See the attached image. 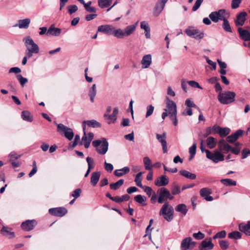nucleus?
I'll use <instances>...</instances> for the list:
<instances>
[{"mask_svg":"<svg viewBox=\"0 0 250 250\" xmlns=\"http://www.w3.org/2000/svg\"><path fill=\"white\" fill-rule=\"evenodd\" d=\"M196 143H193L192 146H190L189 148V152L190 154L189 160H191L194 155L196 154Z\"/></svg>","mask_w":250,"mask_h":250,"instance_id":"3c124183","label":"nucleus"},{"mask_svg":"<svg viewBox=\"0 0 250 250\" xmlns=\"http://www.w3.org/2000/svg\"><path fill=\"white\" fill-rule=\"evenodd\" d=\"M67 212V209L63 207L51 208L49 209V213L51 215L58 217L63 216Z\"/></svg>","mask_w":250,"mask_h":250,"instance_id":"ddd939ff","label":"nucleus"},{"mask_svg":"<svg viewBox=\"0 0 250 250\" xmlns=\"http://www.w3.org/2000/svg\"><path fill=\"white\" fill-rule=\"evenodd\" d=\"M112 35L118 39L123 38L124 37H125L124 29H122L121 28H114Z\"/></svg>","mask_w":250,"mask_h":250,"instance_id":"f704fd0d","label":"nucleus"},{"mask_svg":"<svg viewBox=\"0 0 250 250\" xmlns=\"http://www.w3.org/2000/svg\"><path fill=\"white\" fill-rule=\"evenodd\" d=\"M30 19L29 18H26L23 20H20L18 21V23L16 24L14 27H19L20 29H27L29 27Z\"/></svg>","mask_w":250,"mask_h":250,"instance_id":"4be33fe9","label":"nucleus"},{"mask_svg":"<svg viewBox=\"0 0 250 250\" xmlns=\"http://www.w3.org/2000/svg\"><path fill=\"white\" fill-rule=\"evenodd\" d=\"M244 133V131L241 129L237 130L235 133L232 134V138H234L235 140H237L239 137L241 136Z\"/></svg>","mask_w":250,"mask_h":250,"instance_id":"bf43d9fd","label":"nucleus"},{"mask_svg":"<svg viewBox=\"0 0 250 250\" xmlns=\"http://www.w3.org/2000/svg\"><path fill=\"white\" fill-rule=\"evenodd\" d=\"M124 180L123 179H120L115 183H111L110 184V188L112 190H117L122 186L124 184Z\"/></svg>","mask_w":250,"mask_h":250,"instance_id":"ea45409f","label":"nucleus"},{"mask_svg":"<svg viewBox=\"0 0 250 250\" xmlns=\"http://www.w3.org/2000/svg\"><path fill=\"white\" fill-rule=\"evenodd\" d=\"M37 225V222L36 220L34 219L27 220L21 224V227L23 230L29 231L33 230Z\"/></svg>","mask_w":250,"mask_h":250,"instance_id":"9b49d317","label":"nucleus"},{"mask_svg":"<svg viewBox=\"0 0 250 250\" xmlns=\"http://www.w3.org/2000/svg\"><path fill=\"white\" fill-rule=\"evenodd\" d=\"M239 230L244 233L246 235L250 236V224L241 223L238 226Z\"/></svg>","mask_w":250,"mask_h":250,"instance_id":"5701e85b","label":"nucleus"},{"mask_svg":"<svg viewBox=\"0 0 250 250\" xmlns=\"http://www.w3.org/2000/svg\"><path fill=\"white\" fill-rule=\"evenodd\" d=\"M203 0H196L193 6L192 7V10L196 11L197 10L201 5Z\"/></svg>","mask_w":250,"mask_h":250,"instance_id":"0e129e2a","label":"nucleus"},{"mask_svg":"<svg viewBox=\"0 0 250 250\" xmlns=\"http://www.w3.org/2000/svg\"><path fill=\"white\" fill-rule=\"evenodd\" d=\"M118 113V108L115 107L113 109V113L111 115H109L106 113H105L104 115V118L108 120V121L107 122L108 124H111L112 121H113V122H114L116 120Z\"/></svg>","mask_w":250,"mask_h":250,"instance_id":"bb28decb","label":"nucleus"},{"mask_svg":"<svg viewBox=\"0 0 250 250\" xmlns=\"http://www.w3.org/2000/svg\"><path fill=\"white\" fill-rule=\"evenodd\" d=\"M219 245L222 249L226 250L229 248V243L225 240H220L219 241Z\"/></svg>","mask_w":250,"mask_h":250,"instance_id":"052dcab7","label":"nucleus"},{"mask_svg":"<svg viewBox=\"0 0 250 250\" xmlns=\"http://www.w3.org/2000/svg\"><path fill=\"white\" fill-rule=\"evenodd\" d=\"M152 62V57L150 54H147L143 56L141 61L142 67L147 68Z\"/></svg>","mask_w":250,"mask_h":250,"instance_id":"412c9836","label":"nucleus"},{"mask_svg":"<svg viewBox=\"0 0 250 250\" xmlns=\"http://www.w3.org/2000/svg\"><path fill=\"white\" fill-rule=\"evenodd\" d=\"M57 130L60 133L63 134L64 137L69 141L72 140L74 137V134L72 129L62 124L57 125Z\"/></svg>","mask_w":250,"mask_h":250,"instance_id":"20e7f679","label":"nucleus"},{"mask_svg":"<svg viewBox=\"0 0 250 250\" xmlns=\"http://www.w3.org/2000/svg\"><path fill=\"white\" fill-rule=\"evenodd\" d=\"M226 236V232L225 230H222L217 232L214 236L213 239L224 238Z\"/></svg>","mask_w":250,"mask_h":250,"instance_id":"680f3d73","label":"nucleus"},{"mask_svg":"<svg viewBox=\"0 0 250 250\" xmlns=\"http://www.w3.org/2000/svg\"><path fill=\"white\" fill-rule=\"evenodd\" d=\"M220 182L226 186H236V182L230 179H222Z\"/></svg>","mask_w":250,"mask_h":250,"instance_id":"c03bdc74","label":"nucleus"},{"mask_svg":"<svg viewBox=\"0 0 250 250\" xmlns=\"http://www.w3.org/2000/svg\"><path fill=\"white\" fill-rule=\"evenodd\" d=\"M187 83L189 84L190 86L194 88H198L200 89H202L203 87L200 86L198 83L194 81H188Z\"/></svg>","mask_w":250,"mask_h":250,"instance_id":"e2e57ef3","label":"nucleus"},{"mask_svg":"<svg viewBox=\"0 0 250 250\" xmlns=\"http://www.w3.org/2000/svg\"><path fill=\"white\" fill-rule=\"evenodd\" d=\"M175 210L176 211L181 212L184 215H185L188 212L187 206L184 204H181L177 205L175 207Z\"/></svg>","mask_w":250,"mask_h":250,"instance_id":"c9c22d12","label":"nucleus"},{"mask_svg":"<svg viewBox=\"0 0 250 250\" xmlns=\"http://www.w3.org/2000/svg\"><path fill=\"white\" fill-rule=\"evenodd\" d=\"M138 23V21L135 24L127 26L124 28V31L125 37L131 35L135 31Z\"/></svg>","mask_w":250,"mask_h":250,"instance_id":"c85d7f7f","label":"nucleus"},{"mask_svg":"<svg viewBox=\"0 0 250 250\" xmlns=\"http://www.w3.org/2000/svg\"><path fill=\"white\" fill-rule=\"evenodd\" d=\"M199 193L200 196L207 201H211L213 200V198L210 195L212 193V190L209 188H202L200 189Z\"/></svg>","mask_w":250,"mask_h":250,"instance_id":"4468645a","label":"nucleus"},{"mask_svg":"<svg viewBox=\"0 0 250 250\" xmlns=\"http://www.w3.org/2000/svg\"><path fill=\"white\" fill-rule=\"evenodd\" d=\"M223 21L222 27L223 29L226 32L231 33L232 30L229 21L226 19Z\"/></svg>","mask_w":250,"mask_h":250,"instance_id":"49530a36","label":"nucleus"},{"mask_svg":"<svg viewBox=\"0 0 250 250\" xmlns=\"http://www.w3.org/2000/svg\"><path fill=\"white\" fill-rule=\"evenodd\" d=\"M185 104L188 107H195L200 110L199 107H198L194 102L191 101L190 99H187L185 101Z\"/></svg>","mask_w":250,"mask_h":250,"instance_id":"6e6d98bb","label":"nucleus"},{"mask_svg":"<svg viewBox=\"0 0 250 250\" xmlns=\"http://www.w3.org/2000/svg\"><path fill=\"white\" fill-rule=\"evenodd\" d=\"M166 108L168 113L169 117L177 114V106L176 103L170 100L168 97H167L166 100Z\"/></svg>","mask_w":250,"mask_h":250,"instance_id":"0eeeda50","label":"nucleus"},{"mask_svg":"<svg viewBox=\"0 0 250 250\" xmlns=\"http://www.w3.org/2000/svg\"><path fill=\"white\" fill-rule=\"evenodd\" d=\"M215 12H212L209 15V17L210 20L214 22L217 23L218 22L220 18H218L217 16L216 15Z\"/></svg>","mask_w":250,"mask_h":250,"instance_id":"13d9d810","label":"nucleus"},{"mask_svg":"<svg viewBox=\"0 0 250 250\" xmlns=\"http://www.w3.org/2000/svg\"><path fill=\"white\" fill-rule=\"evenodd\" d=\"M236 94L234 92L229 91L219 92L218 95L219 102L223 104H228L235 101Z\"/></svg>","mask_w":250,"mask_h":250,"instance_id":"f03ea898","label":"nucleus"},{"mask_svg":"<svg viewBox=\"0 0 250 250\" xmlns=\"http://www.w3.org/2000/svg\"><path fill=\"white\" fill-rule=\"evenodd\" d=\"M81 3L83 5L85 9L87 11L90 13H95L96 12V9L95 8H94V7L90 6V5L91 4V1H89L88 2L85 3L83 0V2Z\"/></svg>","mask_w":250,"mask_h":250,"instance_id":"37998d69","label":"nucleus"},{"mask_svg":"<svg viewBox=\"0 0 250 250\" xmlns=\"http://www.w3.org/2000/svg\"><path fill=\"white\" fill-rule=\"evenodd\" d=\"M247 16V13L245 11H243L239 13L236 16V20L234 21L235 25L237 26H243L246 20Z\"/></svg>","mask_w":250,"mask_h":250,"instance_id":"f3484780","label":"nucleus"},{"mask_svg":"<svg viewBox=\"0 0 250 250\" xmlns=\"http://www.w3.org/2000/svg\"><path fill=\"white\" fill-rule=\"evenodd\" d=\"M180 174L182 176H183L188 179H191V180H194L196 177V175L195 174L190 173V172H189L186 170H180Z\"/></svg>","mask_w":250,"mask_h":250,"instance_id":"473e14b6","label":"nucleus"},{"mask_svg":"<svg viewBox=\"0 0 250 250\" xmlns=\"http://www.w3.org/2000/svg\"><path fill=\"white\" fill-rule=\"evenodd\" d=\"M218 147L221 151L228 153L230 151L231 146L224 139L220 140L218 142Z\"/></svg>","mask_w":250,"mask_h":250,"instance_id":"a211bd4d","label":"nucleus"},{"mask_svg":"<svg viewBox=\"0 0 250 250\" xmlns=\"http://www.w3.org/2000/svg\"><path fill=\"white\" fill-rule=\"evenodd\" d=\"M86 125H83V135L82 137V143L84 145V147L87 148L89 147L91 141L94 138V134L92 132H89L87 136L85 132Z\"/></svg>","mask_w":250,"mask_h":250,"instance_id":"6e6552de","label":"nucleus"},{"mask_svg":"<svg viewBox=\"0 0 250 250\" xmlns=\"http://www.w3.org/2000/svg\"><path fill=\"white\" fill-rule=\"evenodd\" d=\"M169 180L166 175H162L155 182V184L157 187H163L168 184Z\"/></svg>","mask_w":250,"mask_h":250,"instance_id":"a878e982","label":"nucleus"},{"mask_svg":"<svg viewBox=\"0 0 250 250\" xmlns=\"http://www.w3.org/2000/svg\"><path fill=\"white\" fill-rule=\"evenodd\" d=\"M174 208L168 202H166L159 211V215L168 222L172 221L174 217Z\"/></svg>","mask_w":250,"mask_h":250,"instance_id":"f257e3e1","label":"nucleus"},{"mask_svg":"<svg viewBox=\"0 0 250 250\" xmlns=\"http://www.w3.org/2000/svg\"><path fill=\"white\" fill-rule=\"evenodd\" d=\"M16 78L17 80L19 81L21 86H24L25 84L27 83L28 80L26 78H24L21 74H18L17 75Z\"/></svg>","mask_w":250,"mask_h":250,"instance_id":"603ef678","label":"nucleus"},{"mask_svg":"<svg viewBox=\"0 0 250 250\" xmlns=\"http://www.w3.org/2000/svg\"><path fill=\"white\" fill-rule=\"evenodd\" d=\"M167 0H158L153 10L155 16H158L163 10Z\"/></svg>","mask_w":250,"mask_h":250,"instance_id":"2eb2a0df","label":"nucleus"},{"mask_svg":"<svg viewBox=\"0 0 250 250\" xmlns=\"http://www.w3.org/2000/svg\"><path fill=\"white\" fill-rule=\"evenodd\" d=\"M86 162L88 164V170L91 171L94 167V159L91 157H87L86 159Z\"/></svg>","mask_w":250,"mask_h":250,"instance_id":"864d4df0","label":"nucleus"},{"mask_svg":"<svg viewBox=\"0 0 250 250\" xmlns=\"http://www.w3.org/2000/svg\"><path fill=\"white\" fill-rule=\"evenodd\" d=\"M207 146L209 149L214 148L217 144V142L215 138L213 137L210 136L207 138L206 140Z\"/></svg>","mask_w":250,"mask_h":250,"instance_id":"72a5a7b5","label":"nucleus"},{"mask_svg":"<svg viewBox=\"0 0 250 250\" xmlns=\"http://www.w3.org/2000/svg\"><path fill=\"white\" fill-rule=\"evenodd\" d=\"M112 2V0H98L99 6L101 8H105L109 6Z\"/></svg>","mask_w":250,"mask_h":250,"instance_id":"e433bc0d","label":"nucleus"},{"mask_svg":"<svg viewBox=\"0 0 250 250\" xmlns=\"http://www.w3.org/2000/svg\"><path fill=\"white\" fill-rule=\"evenodd\" d=\"M241 1L242 0H232L231 4V8L232 9L237 8L239 6Z\"/></svg>","mask_w":250,"mask_h":250,"instance_id":"774afa93","label":"nucleus"},{"mask_svg":"<svg viewBox=\"0 0 250 250\" xmlns=\"http://www.w3.org/2000/svg\"><path fill=\"white\" fill-rule=\"evenodd\" d=\"M92 146L96 147L97 152L101 154H105L108 150V143L106 139L103 138L101 140H96L92 142Z\"/></svg>","mask_w":250,"mask_h":250,"instance_id":"7ed1b4c3","label":"nucleus"},{"mask_svg":"<svg viewBox=\"0 0 250 250\" xmlns=\"http://www.w3.org/2000/svg\"><path fill=\"white\" fill-rule=\"evenodd\" d=\"M206 157L215 163L224 160V156L218 150H215L213 153L209 150L206 151Z\"/></svg>","mask_w":250,"mask_h":250,"instance_id":"39448f33","label":"nucleus"},{"mask_svg":"<svg viewBox=\"0 0 250 250\" xmlns=\"http://www.w3.org/2000/svg\"><path fill=\"white\" fill-rule=\"evenodd\" d=\"M193 237L197 240H201L204 238L205 234L201 231H199L197 233H193Z\"/></svg>","mask_w":250,"mask_h":250,"instance_id":"69168bd1","label":"nucleus"},{"mask_svg":"<svg viewBox=\"0 0 250 250\" xmlns=\"http://www.w3.org/2000/svg\"><path fill=\"white\" fill-rule=\"evenodd\" d=\"M216 13V15L217 16L218 18H220L219 20L224 21L226 19H227L225 17V15L226 13V10L225 9H220L217 11H215Z\"/></svg>","mask_w":250,"mask_h":250,"instance_id":"09e8293b","label":"nucleus"},{"mask_svg":"<svg viewBox=\"0 0 250 250\" xmlns=\"http://www.w3.org/2000/svg\"><path fill=\"white\" fill-rule=\"evenodd\" d=\"M230 129L227 127H220L219 131V135L221 137H225L227 136L230 132Z\"/></svg>","mask_w":250,"mask_h":250,"instance_id":"8fccbe9b","label":"nucleus"},{"mask_svg":"<svg viewBox=\"0 0 250 250\" xmlns=\"http://www.w3.org/2000/svg\"><path fill=\"white\" fill-rule=\"evenodd\" d=\"M214 247V244L211 242V240L206 241L203 240L199 246V250H212Z\"/></svg>","mask_w":250,"mask_h":250,"instance_id":"b1692460","label":"nucleus"},{"mask_svg":"<svg viewBox=\"0 0 250 250\" xmlns=\"http://www.w3.org/2000/svg\"><path fill=\"white\" fill-rule=\"evenodd\" d=\"M159 195L157 201L159 204H162L163 202H167V196L169 195V191L165 188H161L157 191Z\"/></svg>","mask_w":250,"mask_h":250,"instance_id":"1a4fd4ad","label":"nucleus"},{"mask_svg":"<svg viewBox=\"0 0 250 250\" xmlns=\"http://www.w3.org/2000/svg\"><path fill=\"white\" fill-rule=\"evenodd\" d=\"M154 107L152 105H149L146 107V118H148L151 115L154 111Z\"/></svg>","mask_w":250,"mask_h":250,"instance_id":"4d7b16f0","label":"nucleus"},{"mask_svg":"<svg viewBox=\"0 0 250 250\" xmlns=\"http://www.w3.org/2000/svg\"><path fill=\"white\" fill-rule=\"evenodd\" d=\"M61 28L55 27L54 25H51L48 28L47 35L53 36H59L61 33Z\"/></svg>","mask_w":250,"mask_h":250,"instance_id":"cd10ccee","label":"nucleus"},{"mask_svg":"<svg viewBox=\"0 0 250 250\" xmlns=\"http://www.w3.org/2000/svg\"><path fill=\"white\" fill-rule=\"evenodd\" d=\"M181 192L180 187L176 184H173L171 188V193L173 195L178 194Z\"/></svg>","mask_w":250,"mask_h":250,"instance_id":"5fc2aeb1","label":"nucleus"},{"mask_svg":"<svg viewBox=\"0 0 250 250\" xmlns=\"http://www.w3.org/2000/svg\"><path fill=\"white\" fill-rule=\"evenodd\" d=\"M156 138L158 141L161 144L163 148V153H166L167 152V143L166 141L167 134L166 132L162 134H156Z\"/></svg>","mask_w":250,"mask_h":250,"instance_id":"dca6fc26","label":"nucleus"},{"mask_svg":"<svg viewBox=\"0 0 250 250\" xmlns=\"http://www.w3.org/2000/svg\"><path fill=\"white\" fill-rule=\"evenodd\" d=\"M101 176L100 172H94L91 174L90 183L93 186H95L98 182Z\"/></svg>","mask_w":250,"mask_h":250,"instance_id":"c756f323","label":"nucleus"},{"mask_svg":"<svg viewBox=\"0 0 250 250\" xmlns=\"http://www.w3.org/2000/svg\"><path fill=\"white\" fill-rule=\"evenodd\" d=\"M186 34L189 37L196 40H200L204 37V33L198 29L194 28L192 26H189L185 30Z\"/></svg>","mask_w":250,"mask_h":250,"instance_id":"423d86ee","label":"nucleus"},{"mask_svg":"<svg viewBox=\"0 0 250 250\" xmlns=\"http://www.w3.org/2000/svg\"><path fill=\"white\" fill-rule=\"evenodd\" d=\"M196 242L192 240L190 237L184 239L181 243V249L182 250H188L193 249L195 246Z\"/></svg>","mask_w":250,"mask_h":250,"instance_id":"9d476101","label":"nucleus"},{"mask_svg":"<svg viewBox=\"0 0 250 250\" xmlns=\"http://www.w3.org/2000/svg\"><path fill=\"white\" fill-rule=\"evenodd\" d=\"M86 124L89 127H92L94 128L101 127V124L95 120L84 121L83 122V125H85Z\"/></svg>","mask_w":250,"mask_h":250,"instance_id":"7c9ffc66","label":"nucleus"},{"mask_svg":"<svg viewBox=\"0 0 250 250\" xmlns=\"http://www.w3.org/2000/svg\"><path fill=\"white\" fill-rule=\"evenodd\" d=\"M96 93V84H93L89 92L90 101L92 103L94 102V97H95Z\"/></svg>","mask_w":250,"mask_h":250,"instance_id":"a19ab883","label":"nucleus"},{"mask_svg":"<svg viewBox=\"0 0 250 250\" xmlns=\"http://www.w3.org/2000/svg\"><path fill=\"white\" fill-rule=\"evenodd\" d=\"M241 233L238 231H233L228 234V237L230 239H239L241 238Z\"/></svg>","mask_w":250,"mask_h":250,"instance_id":"a18cd8bd","label":"nucleus"},{"mask_svg":"<svg viewBox=\"0 0 250 250\" xmlns=\"http://www.w3.org/2000/svg\"><path fill=\"white\" fill-rule=\"evenodd\" d=\"M134 200L141 204L142 206H145L146 204L145 203L146 201V198L141 195H137L134 197Z\"/></svg>","mask_w":250,"mask_h":250,"instance_id":"de8ad7c7","label":"nucleus"},{"mask_svg":"<svg viewBox=\"0 0 250 250\" xmlns=\"http://www.w3.org/2000/svg\"><path fill=\"white\" fill-rule=\"evenodd\" d=\"M21 118L23 120L29 122H31L33 121L32 116L31 115L30 112L26 110L22 112Z\"/></svg>","mask_w":250,"mask_h":250,"instance_id":"4c0bfd02","label":"nucleus"},{"mask_svg":"<svg viewBox=\"0 0 250 250\" xmlns=\"http://www.w3.org/2000/svg\"><path fill=\"white\" fill-rule=\"evenodd\" d=\"M69 13L71 15L78 10V7L76 5H71L67 7Z\"/></svg>","mask_w":250,"mask_h":250,"instance_id":"338daca9","label":"nucleus"},{"mask_svg":"<svg viewBox=\"0 0 250 250\" xmlns=\"http://www.w3.org/2000/svg\"><path fill=\"white\" fill-rule=\"evenodd\" d=\"M12 229L8 227L3 226L0 232L3 236L12 238L15 237V233L11 231Z\"/></svg>","mask_w":250,"mask_h":250,"instance_id":"393cba45","label":"nucleus"},{"mask_svg":"<svg viewBox=\"0 0 250 250\" xmlns=\"http://www.w3.org/2000/svg\"><path fill=\"white\" fill-rule=\"evenodd\" d=\"M142 172H140L138 173H137L135 176L134 181L136 183V184L138 187H139L142 188H143L144 187L142 184Z\"/></svg>","mask_w":250,"mask_h":250,"instance_id":"79ce46f5","label":"nucleus"},{"mask_svg":"<svg viewBox=\"0 0 250 250\" xmlns=\"http://www.w3.org/2000/svg\"><path fill=\"white\" fill-rule=\"evenodd\" d=\"M129 171V168L127 167H125L121 169L115 170L114 172V174L117 177H120L128 173Z\"/></svg>","mask_w":250,"mask_h":250,"instance_id":"2f4dec72","label":"nucleus"},{"mask_svg":"<svg viewBox=\"0 0 250 250\" xmlns=\"http://www.w3.org/2000/svg\"><path fill=\"white\" fill-rule=\"evenodd\" d=\"M240 38L244 41H250V32L241 27L238 28Z\"/></svg>","mask_w":250,"mask_h":250,"instance_id":"aec40b11","label":"nucleus"},{"mask_svg":"<svg viewBox=\"0 0 250 250\" xmlns=\"http://www.w3.org/2000/svg\"><path fill=\"white\" fill-rule=\"evenodd\" d=\"M143 162L144 164L145 169L148 170H151L152 168V165L151 161L149 157H145L143 158Z\"/></svg>","mask_w":250,"mask_h":250,"instance_id":"58836bf2","label":"nucleus"},{"mask_svg":"<svg viewBox=\"0 0 250 250\" xmlns=\"http://www.w3.org/2000/svg\"><path fill=\"white\" fill-rule=\"evenodd\" d=\"M114 28L112 26L109 24L103 25L98 27V31L110 35H112Z\"/></svg>","mask_w":250,"mask_h":250,"instance_id":"6ab92c4d","label":"nucleus"},{"mask_svg":"<svg viewBox=\"0 0 250 250\" xmlns=\"http://www.w3.org/2000/svg\"><path fill=\"white\" fill-rule=\"evenodd\" d=\"M25 45L27 49L35 50L36 52H39V48L38 45L35 43L33 40L30 36H27L23 39Z\"/></svg>","mask_w":250,"mask_h":250,"instance_id":"f8f14e48","label":"nucleus"}]
</instances>
